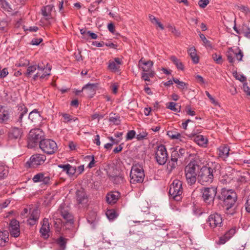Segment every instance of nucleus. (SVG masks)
Listing matches in <instances>:
<instances>
[{"mask_svg":"<svg viewBox=\"0 0 250 250\" xmlns=\"http://www.w3.org/2000/svg\"><path fill=\"white\" fill-rule=\"evenodd\" d=\"M167 107L168 109H170L171 110L174 111L176 112H179L180 111L181 106L176 103H169Z\"/></svg>","mask_w":250,"mask_h":250,"instance_id":"nucleus-37","label":"nucleus"},{"mask_svg":"<svg viewBox=\"0 0 250 250\" xmlns=\"http://www.w3.org/2000/svg\"><path fill=\"white\" fill-rule=\"evenodd\" d=\"M18 110L19 112L17 115L18 119L17 122L19 123L21 126H22V119L23 116L27 114V109L24 105H22L18 107Z\"/></svg>","mask_w":250,"mask_h":250,"instance_id":"nucleus-21","label":"nucleus"},{"mask_svg":"<svg viewBox=\"0 0 250 250\" xmlns=\"http://www.w3.org/2000/svg\"><path fill=\"white\" fill-rule=\"evenodd\" d=\"M9 230L12 236L18 237L20 234L19 222L15 219H12L9 225Z\"/></svg>","mask_w":250,"mask_h":250,"instance_id":"nucleus-12","label":"nucleus"},{"mask_svg":"<svg viewBox=\"0 0 250 250\" xmlns=\"http://www.w3.org/2000/svg\"><path fill=\"white\" fill-rule=\"evenodd\" d=\"M171 61L176 65L177 69L183 70H184V65L181 62H180L177 58L175 56H171L170 57Z\"/></svg>","mask_w":250,"mask_h":250,"instance_id":"nucleus-34","label":"nucleus"},{"mask_svg":"<svg viewBox=\"0 0 250 250\" xmlns=\"http://www.w3.org/2000/svg\"><path fill=\"white\" fill-rule=\"evenodd\" d=\"M153 63L151 61H145L143 59H141L139 61V66L142 69L144 72H150L153 66Z\"/></svg>","mask_w":250,"mask_h":250,"instance_id":"nucleus-16","label":"nucleus"},{"mask_svg":"<svg viewBox=\"0 0 250 250\" xmlns=\"http://www.w3.org/2000/svg\"><path fill=\"white\" fill-rule=\"evenodd\" d=\"M38 68V66L35 65H31L29 66L27 68V72L26 73V75L28 76H30L32 74H33L35 71L37 70Z\"/></svg>","mask_w":250,"mask_h":250,"instance_id":"nucleus-46","label":"nucleus"},{"mask_svg":"<svg viewBox=\"0 0 250 250\" xmlns=\"http://www.w3.org/2000/svg\"><path fill=\"white\" fill-rule=\"evenodd\" d=\"M106 215L109 220H113L117 216V214L116 211L113 209L107 210L106 212Z\"/></svg>","mask_w":250,"mask_h":250,"instance_id":"nucleus-40","label":"nucleus"},{"mask_svg":"<svg viewBox=\"0 0 250 250\" xmlns=\"http://www.w3.org/2000/svg\"><path fill=\"white\" fill-rule=\"evenodd\" d=\"M8 174L7 167L3 165L0 164V179L4 178Z\"/></svg>","mask_w":250,"mask_h":250,"instance_id":"nucleus-41","label":"nucleus"},{"mask_svg":"<svg viewBox=\"0 0 250 250\" xmlns=\"http://www.w3.org/2000/svg\"><path fill=\"white\" fill-rule=\"evenodd\" d=\"M30 215L27 220V222L29 225L33 226L36 224L39 219L40 211L37 208H30Z\"/></svg>","mask_w":250,"mask_h":250,"instance_id":"nucleus-14","label":"nucleus"},{"mask_svg":"<svg viewBox=\"0 0 250 250\" xmlns=\"http://www.w3.org/2000/svg\"><path fill=\"white\" fill-rule=\"evenodd\" d=\"M178 87L182 90H187L188 89V84L184 82L181 81L178 83Z\"/></svg>","mask_w":250,"mask_h":250,"instance_id":"nucleus-58","label":"nucleus"},{"mask_svg":"<svg viewBox=\"0 0 250 250\" xmlns=\"http://www.w3.org/2000/svg\"><path fill=\"white\" fill-rule=\"evenodd\" d=\"M23 28L24 31H29L30 32H36L38 29V28L36 26L26 27L25 26H23Z\"/></svg>","mask_w":250,"mask_h":250,"instance_id":"nucleus-63","label":"nucleus"},{"mask_svg":"<svg viewBox=\"0 0 250 250\" xmlns=\"http://www.w3.org/2000/svg\"><path fill=\"white\" fill-rule=\"evenodd\" d=\"M218 198L223 202L226 209L232 208L237 199L236 193L232 189L222 188Z\"/></svg>","mask_w":250,"mask_h":250,"instance_id":"nucleus-1","label":"nucleus"},{"mask_svg":"<svg viewBox=\"0 0 250 250\" xmlns=\"http://www.w3.org/2000/svg\"><path fill=\"white\" fill-rule=\"evenodd\" d=\"M9 232L7 230L0 231V246H4L9 240Z\"/></svg>","mask_w":250,"mask_h":250,"instance_id":"nucleus-25","label":"nucleus"},{"mask_svg":"<svg viewBox=\"0 0 250 250\" xmlns=\"http://www.w3.org/2000/svg\"><path fill=\"white\" fill-rule=\"evenodd\" d=\"M236 229L235 228H232L227 231L225 234V237H226L229 240L230 239L235 233Z\"/></svg>","mask_w":250,"mask_h":250,"instance_id":"nucleus-51","label":"nucleus"},{"mask_svg":"<svg viewBox=\"0 0 250 250\" xmlns=\"http://www.w3.org/2000/svg\"><path fill=\"white\" fill-rule=\"evenodd\" d=\"M234 56H235L234 53L233 52H229L227 54V58L229 62L230 63H233L234 61Z\"/></svg>","mask_w":250,"mask_h":250,"instance_id":"nucleus-54","label":"nucleus"},{"mask_svg":"<svg viewBox=\"0 0 250 250\" xmlns=\"http://www.w3.org/2000/svg\"><path fill=\"white\" fill-rule=\"evenodd\" d=\"M97 88V83H88L83 87L82 91H84L88 96L92 97L95 94Z\"/></svg>","mask_w":250,"mask_h":250,"instance_id":"nucleus-15","label":"nucleus"},{"mask_svg":"<svg viewBox=\"0 0 250 250\" xmlns=\"http://www.w3.org/2000/svg\"><path fill=\"white\" fill-rule=\"evenodd\" d=\"M46 160V156L44 155L36 154L32 155L29 161L26 163V167H35L38 165H42Z\"/></svg>","mask_w":250,"mask_h":250,"instance_id":"nucleus-9","label":"nucleus"},{"mask_svg":"<svg viewBox=\"0 0 250 250\" xmlns=\"http://www.w3.org/2000/svg\"><path fill=\"white\" fill-rule=\"evenodd\" d=\"M148 73H142V78L145 81H149V77H152L154 75V73L152 71L148 72Z\"/></svg>","mask_w":250,"mask_h":250,"instance_id":"nucleus-47","label":"nucleus"},{"mask_svg":"<svg viewBox=\"0 0 250 250\" xmlns=\"http://www.w3.org/2000/svg\"><path fill=\"white\" fill-rule=\"evenodd\" d=\"M136 132L134 130L129 131L126 134V140H129L134 138L135 136Z\"/></svg>","mask_w":250,"mask_h":250,"instance_id":"nucleus-53","label":"nucleus"},{"mask_svg":"<svg viewBox=\"0 0 250 250\" xmlns=\"http://www.w3.org/2000/svg\"><path fill=\"white\" fill-rule=\"evenodd\" d=\"M197 32H198V33H199V35L200 38H201V40L203 42L204 45L206 47H210L211 48V44L210 42L206 39L205 36L203 34L201 33L200 31L197 30Z\"/></svg>","mask_w":250,"mask_h":250,"instance_id":"nucleus-39","label":"nucleus"},{"mask_svg":"<svg viewBox=\"0 0 250 250\" xmlns=\"http://www.w3.org/2000/svg\"><path fill=\"white\" fill-rule=\"evenodd\" d=\"M183 192L182 182L177 179L174 180L169 186L168 193L170 198L179 201L182 199Z\"/></svg>","mask_w":250,"mask_h":250,"instance_id":"nucleus-4","label":"nucleus"},{"mask_svg":"<svg viewBox=\"0 0 250 250\" xmlns=\"http://www.w3.org/2000/svg\"><path fill=\"white\" fill-rule=\"evenodd\" d=\"M243 89L247 95L250 96V87L248 86L247 83H243Z\"/></svg>","mask_w":250,"mask_h":250,"instance_id":"nucleus-61","label":"nucleus"},{"mask_svg":"<svg viewBox=\"0 0 250 250\" xmlns=\"http://www.w3.org/2000/svg\"><path fill=\"white\" fill-rule=\"evenodd\" d=\"M28 119L35 125L41 121V116L39 112L35 109L29 113Z\"/></svg>","mask_w":250,"mask_h":250,"instance_id":"nucleus-20","label":"nucleus"},{"mask_svg":"<svg viewBox=\"0 0 250 250\" xmlns=\"http://www.w3.org/2000/svg\"><path fill=\"white\" fill-rule=\"evenodd\" d=\"M45 68V66L44 65H38V72L34 76V79L35 80L38 77H40L41 78H43L46 75L45 72H44V69Z\"/></svg>","mask_w":250,"mask_h":250,"instance_id":"nucleus-30","label":"nucleus"},{"mask_svg":"<svg viewBox=\"0 0 250 250\" xmlns=\"http://www.w3.org/2000/svg\"><path fill=\"white\" fill-rule=\"evenodd\" d=\"M214 169L210 167H203L198 176V181L202 185L211 183L213 180Z\"/></svg>","mask_w":250,"mask_h":250,"instance_id":"nucleus-5","label":"nucleus"},{"mask_svg":"<svg viewBox=\"0 0 250 250\" xmlns=\"http://www.w3.org/2000/svg\"><path fill=\"white\" fill-rule=\"evenodd\" d=\"M155 219H156V217H155V215L153 214H149L148 216V217H147V219L146 220V221H142L143 223L145 222H148V224H149L151 222H152L153 221H154V220H155Z\"/></svg>","mask_w":250,"mask_h":250,"instance_id":"nucleus-55","label":"nucleus"},{"mask_svg":"<svg viewBox=\"0 0 250 250\" xmlns=\"http://www.w3.org/2000/svg\"><path fill=\"white\" fill-rule=\"evenodd\" d=\"M147 135V133L145 131H140L136 136V139L139 140H142L145 139Z\"/></svg>","mask_w":250,"mask_h":250,"instance_id":"nucleus-49","label":"nucleus"},{"mask_svg":"<svg viewBox=\"0 0 250 250\" xmlns=\"http://www.w3.org/2000/svg\"><path fill=\"white\" fill-rule=\"evenodd\" d=\"M130 182L131 184L142 183L145 178V173L142 166L139 164L132 166L130 172Z\"/></svg>","mask_w":250,"mask_h":250,"instance_id":"nucleus-3","label":"nucleus"},{"mask_svg":"<svg viewBox=\"0 0 250 250\" xmlns=\"http://www.w3.org/2000/svg\"><path fill=\"white\" fill-rule=\"evenodd\" d=\"M8 74L7 68H4L1 71L0 70V79L4 78Z\"/></svg>","mask_w":250,"mask_h":250,"instance_id":"nucleus-59","label":"nucleus"},{"mask_svg":"<svg viewBox=\"0 0 250 250\" xmlns=\"http://www.w3.org/2000/svg\"><path fill=\"white\" fill-rule=\"evenodd\" d=\"M76 172L77 168L76 167H73L69 165L66 172L69 176H72Z\"/></svg>","mask_w":250,"mask_h":250,"instance_id":"nucleus-45","label":"nucleus"},{"mask_svg":"<svg viewBox=\"0 0 250 250\" xmlns=\"http://www.w3.org/2000/svg\"><path fill=\"white\" fill-rule=\"evenodd\" d=\"M109 121L110 122L117 125H119L121 123L120 117L112 113L109 115Z\"/></svg>","mask_w":250,"mask_h":250,"instance_id":"nucleus-35","label":"nucleus"},{"mask_svg":"<svg viewBox=\"0 0 250 250\" xmlns=\"http://www.w3.org/2000/svg\"><path fill=\"white\" fill-rule=\"evenodd\" d=\"M54 225L56 232H60L61 230V227L62 226L61 221L60 219H57L54 222Z\"/></svg>","mask_w":250,"mask_h":250,"instance_id":"nucleus-52","label":"nucleus"},{"mask_svg":"<svg viewBox=\"0 0 250 250\" xmlns=\"http://www.w3.org/2000/svg\"><path fill=\"white\" fill-rule=\"evenodd\" d=\"M122 64V61L118 58L114 59V61L109 62L108 68L113 72H117L119 70L120 65Z\"/></svg>","mask_w":250,"mask_h":250,"instance_id":"nucleus-22","label":"nucleus"},{"mask_svg":"<svg viewBox=\"0 0 250 250\" xmlns=\"http://www.w3.org/2000/svg\"><path fill=\"white\" fill-rule=\"evenodd\" d=\"M213 60L218 64H221L223 62L222 56L216 53L213 54L212 55Z\"/></svg>","mask_w":250,"mask_h":250,"instance_id":"nucleus-48","label":"nucleus"},{"mask_svg":"<svg viewBox=\"0 0 250 250\" xmlns=\"http://www.w3.org/2000/svg\"><path fill=\"white\" fill-rule=\"evenodd\" d=\"M111 180L115 184H121L124 181V178L121 174L111 177Z\"/></svg>","mask_w":250,"mask_h":250,"instance_id":"nucleus-38","label":"nucleus"},{"mask_svg":"<svg viewBox=\"0 0 250 250\" xmlns=\"http://www.w3.org/2000/svg\"><path fill=\"white\" fill-rule=\"evenodd\" d=\"M46 219L44 218L43 220V223L42 224V226L40 230V233L41 234V236L44 238V239H47V226H46Z\"/></svg>","mask_w":250,"mask_h":250,"instance_id":"nucleus-31","label":"nucleus"},{"mask_svg":"<svg viewBox=\"0 0 250 250\" xmlns=\"http://www.w3.org/2000/svg\"><path fill=\"white\" fill-rule=\"evenodd\" d=\"M207 222L211 228L220 227L222 224V217L217 213L211 214L208 216Z\"/></svg>","mask_w":250,"mask_h":250,"instance_id":"nucleus-10","label":"nucleus"},{"mask_svg":"<svg viewBox=\"0 0 250 250\" xmlns=\"http://www.w3.org/2000/svg\"><path fill=\"white\" fill-rule=\"evenodd\" d=\"M181 158L178 152H177V149L173 151L171 153V159L173 158H175L176 160L177 161L179 158Z\"/></svg>","mask_w":250,"mask_h":250,"instance_id":"nucleus-62","label":"nucleus"},{"mask_svg":"<svg viewBox=\"0 0 250 250\" xmlns=\"http://www.w3.org/2000/svg\"><path fill=\"white\" fill-rule=\"evenodd\" d=\"M218 151L219 157L223 160H226L229 155V148L226 146H222L219 147Z\"/></svg>","mask_w":250,"mask_h":250,"instance_id":"nucleus-23","label":"nucleus"},{"mask_svg":"<svg viewBox=\"0 0 250 250\" xmlns=\"http://www.w3.org/2000/svg\"><path fill=\"white\" fill-rule=\"evenodd\" d=\"M201 191L204 201L208 205H212L217 193V188L215 187L203 188Z\"/></svg>","mask_w":250,"mask_h":250,"instance_id":"nucleus-7","label":"nucleus"},{"mask_svg":"<svg viewBox=\"0 0 250 250\" xmlns=\"http://www.w3.org/2000/svg\"><path fill=\"white\" fill-rule=\"evenodd\" d=\"M155 158L156 162L160 165H164L166 163L168 154L165 146L161 145L157 147Z\"/></svg>","mask_w":250,"mask_h":250,"instance_id":"nucleus-8","label":"nucleus"},{"mask_svg":"<svg viewBox=\"0 0 250 250\" xmlns=\"http://www.w3.org/2000/svg\"><path fill=\"white\" fill-rule=\"evenodd\" d=\"M62 216L66 221L65 225L66 229H70L73 227V219L72 214L69 212L67 208L61 207L60 210Z\"/></svg>","mask_w":250,"mask_h":250,"instance_id":"nucleus-11","label":"nucleus"},{"mask_svg":"<svg viewBox=\"0 0 250 250\" xmlns=\"http://www.w3.org/2000/svg\"><path fill=\"white\" fill-rule=\"evenodd\" d=\"M235 56L238 61H241L243 57V53L241 50H239L238 52L234 53Z\"/></svg>","mask_w":250,"mask_h":250,"instance_id":"nucleus-60","label":"nucleus"},{"mask_svg":"<svg viewBox=\"0 0 250 250\" xmlns=\"http://www.w3.org/2000/svg\"><path fill=\"white\" fill-rule=\"evenodd\" d=\"M22 131L18 127H14L9 131V138L11 140L19 139L22 135Z\"/></svg>","mask_w":250,"mask_h":250,"instance_id":"nucleus-18","label":"nucleus"},{"mask_svg":"<svg viewBox=\"0 0 250 250\" xmlns=\"http://www.w3.org/2000/svg\"><path fill=\"white\" fill-rule=\"evenodd\" d=\"M177 166V161L175 158L172 159H170V160L168 162L167 165V169L169 172H171Z\"/></svg>","mask_w":250,"mask_h":250,"instance_id":"nucleus-36","label":"nucleus"},{"mask_svg":"<svg viewBox=\"0 0 250 250\" xmlns=\"http://www.w3.org/2000/svg\"><path fill=\"white\" fill-rule=\"evenodd\" d=\"M40 148L44 152H46L47 149V140L43 137L40 141Z\"/></svg>","mask_w":250,"mask_h":250,"instance_id":"nucleus-42","label":"nucleus"},{"mask_svg":"<svg viewBox=\"0 0 250 250\" xmlns=\"http://www.w3.org/2000/svg\"><path fill=\"white\" fill-rule=\"evenodd\" d=\"M32 180L34 183L42 182L45 185L47 184V177L43 173H39L34 175Z\"/></svg>","mask_w":250,"mask_h":250,"instance_id":"nucleus-24","label":"nucleus"},{"mask_svg":"<svg viewBox=\"0 0 250 250\" xmlns=\"http://www.w3.org/2000/svg\"><path fill=\"white\" fill-rule=\"evenodd\" d=\"M76 199L78 203L81 205L83 207L86 205L88 199L83 189L81 188L77 190Z\"/></svg>","mask_w":250,"mask_h":250,"instance_id":"nucleus-13","label":"nucleus"},{"mask_svg":"<svg viewBox=\"0 0 250 250\" xmlns=\"http://www.w3.org/2000/svg\"><path fill=\"white\" fill-rule=\"evenodd\" d=\"M245 208L247 212H250V195L248 196L245 204Z\"/></svg>","mask_w":250,"mask_h":250,"instance_id":"nucleus-64","label":"nucleus"},{"mask_svg":"<svg viewBox=\"0 0 250 250\" xmlns=\"http://www.w3.org/2000/svg\"><path fill=\"white\" fill-rule=\"evenodd\" d=\"M9 110L2 105H0V123H3L7 122L9 119Z\"/></svg>","mask_w":250,"mask_h":250,"instance_id":"nucleus-17","label":"nucleus"},{"mask_svg":"<svg viewBox=\"0 0 250 250\" xmlns=\"http://www.w3.org/2000/svg\"><path fill=\"white\" fill-rule=\"evenodd\" d=\"M120 195V193L118 191L111 192L106 196V201L109 204H114L117 202Z\"/></svg>","mask_w":250,"mask_h":250,"instance_id":"nucleus-19","label":"nucleus"},{"mask_svg":"<svg viewBox=\"0 0 250 250\" xmlns=\"http://www.w3.org/2000/svg\"><path fill=\"white\" fill-rule=\"evenodd\" d=\"M0 6L5 11H10L11 9L9 4L5 0H0Z\"/></svg>","mask_w":250,"mask_h":250,"instance_id":"nucleus-43","label":"nucleus"},{"mask_svg":"<svg viewBox=\"0 0 250 250\" xmlns=\"http://www.w3.org/2000/svg\"><path fill=\"white\" fill-rule=\"evenodd\" d=\"M57 144L52 140L48 139V154H52L57 150Z\"/></svg>","mask_w":250,"mask_h":250,"instance_id":"nucleus-28","label":"nucleus"},{"mask_svg":"<svg viewBox=\"0 0 250 250\" xmlns=\"http://www.w3.org/2000/svg\"><path fill=\"white\" fill-rule=\"evenodd\" d=\"M208 3V0H200L198 2V4L201 8L206 7Z\"/></svg>","mask_w":250,"mask_h":250,"instance_id":"nucleus-57","label":"nucleus"},{"mask_svg":"<svg viewBox=\"0 0 250 250\" xmlns=\"http://www.w3.org/2000/svg\"><path fill=\"white\" fill-rule=\"evenodd\" d=\"M194 140L199 146H205L208 142L207 139L202 135L196 136Z\"/></svg>","mask_w":250,"mask_h":250,"instance_id":"nucleus-26","label":"nucleus"},{"mask_svg":"<svg viewBox=\"0 0 250 250\" xmlns=\"http://www.w3.org/2000/svg\"><path fill=\"white\" fill-rule=\"evenodd\" d=\"M68 239L64 238L63 236H60L56 240V243L59 247L58 250H65L66 245Z\"/></svg>","mask_w":250,"mask_h":250,"instance_id":"nucleus-27","label":"nucleus"},{"mask_svg":"<svg viewBox=\"0 0 250 250\" xmlns=\"http://www.w3.org/2000/svg\"><path fill=\"white\" fill-rule=\"evenodd\" d=\"M229 240V239L225 237V235L219 237V240L217 242V243L219 245H223L227 241Z\"/></svg>","mask_w":250,"mask_h":250,"instance_id":"nucleus-56","label":"nucleus"},{"mask_svg":"<svg viewBox=\"0 0 250 250\" xmlns=\"http://www.w3.org/2000/svg\"><path fill=\"white\" fill-rule=\"evenodd\" d=\"M199 166L195 161H191L185 168L186 181L190 185H194L197 181V172Z\"/></svg>","mask_w":250,"mask_h":250,"instance_id":"nucleus-2","label":"nucleus"},{"mask_svg":"<svg viewBox=\"0 0 250 250\" xmlns=\"http://www.w3.org/2000/svg\"><path fill=\"white\" fill-rule=\"evenodd\" d=\"M44 137V133L42 129L36 128L31 130L28 135V147L32 148L35 147L38 142Z\"/></svg>","mask_w":250,"mask_h":250,"instance_id":"nucleus-6","label":"nucleus"},{"mask_svg":"<svg viewBox=\"0 0 250 250\" xmlns=\"http://www.w3.org/2000/svg\"><path fill=\"white\" fill-rule=\"evenodd\" d=\"M51 4L48 5V20L52 18L56 15V10L54 7V1L52 0Z\"/></svg>","mask_w":250,"mask_h":250,"instance_id":"nucleus-32","label":"nucleus"},{"mask_svg":"<svg viewBox=\"0 0 250 250\" xmlns=\"http://www.w3.org/2000/svg\"><path fill=\"white\" fill-rule=\"evenodd\" d=\"M233 75L235 77L236 79L241 82H244L246 81V78L244 75L238 73L236 71L233 72Z\"/></svg>","mask_w":250,"mask_h":250,"instance_id":"nucleus-44","label":"nucleus"},{"mask_svg":"<svg viewBox=\"0 0 250 250\" xmlns=\"http://www.w3.org/2000/svg\"><path fill=\"white\" fill-rule=\"evenodd\" d=\"M167 135L172 139H177L181 141L183 138L181 133L175 131H168Z\"/></svg>","mask_w":250,"mask_h":250,"instance_id":"nucleus-33","label":"nucleus"},{"mask_svg":"<svg viewBox=\"0 0 250 250\" xmlns=\"http://www.w3.org/2000/svg\"><path fill=\"white\" fill-rule=\"evenodd\" d=\"M242 32L244 36L247 38H250V28L248 26L243 25Z\"/></svg>","mask_w":250,"mask_h":250,"instance_id":"nucleus-50","label":"nucleus"},{"mask_svg":"<svg viewBox=\"0 0 250 250\" xmlns=\"http://www.w3.org/2000/svg\"><path fill=\"white\" fill-rule=\"evenodd\" d=\"M188 53L190 56L193 62L197 63L199 62V58L197 55L196 50L194 47H191L188 50Z\"/></svg>","mask_w":250,"mask_h":250,"instance_id":"nucleus-29","label":"nucleus"}]
</instances>
